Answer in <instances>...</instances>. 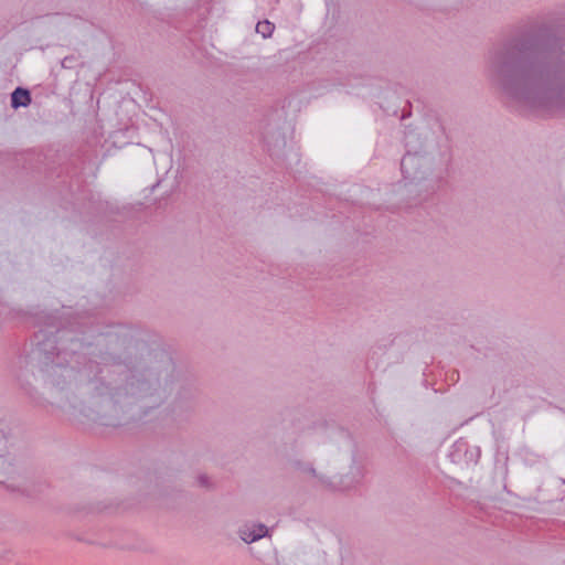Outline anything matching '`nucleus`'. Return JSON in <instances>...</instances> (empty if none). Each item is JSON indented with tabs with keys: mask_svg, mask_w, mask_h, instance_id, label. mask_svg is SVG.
I'll return each mask as SVG.
<instances>
[{
	"mask_svg": "<svg viewBox=\"0 0 565 565\" xmlns=\"http://www.w3.org/2000/svg\"><path fill=\"white\" fill-rule=\"evenodd\" d=\"M274 24L269 21H262L258 22L256 25V31L260 33L264 38L270 36L271 33L274 32Z\"/></svg>",
	"mask_w": 565,
	"mask_h": 565,
	"instance_id": "3",
	"label": "nucleus"
},
{
	"mask_svg": "<svg viewBox=\"0 0 565 565\" xmlns=\"http://www.w3.org/2000/svg\"><path fill=\"white\" fill-rule=\"evenodd\" d=\"M30 100H31L30 94L25 89L17 88L12 93L11 103L14 108L20 107V106H26L30 103Z\"/></svg>",
	"mask_w": 565,
	"mask_h": 565,
	"instance_id": "2",
	"label": "nucleus"
},
{
	"mask_svg": "<svg viewBox=\"0 0 565 565\" xmlns=\"http://www.w3.org/2000/svg\"><path fill=\"white\" fill-rule=\"evenodd\" d=\"M267 534V527L263 524L254 525L253 531H249V527H244L241 530V537L246 543H252L258 539H262Z\"/></svg>",
	"mask_w": 565,
	"mask_h": 565,
	"instance_id": "1",
	"label": "nucleus"
}]
</instances>
